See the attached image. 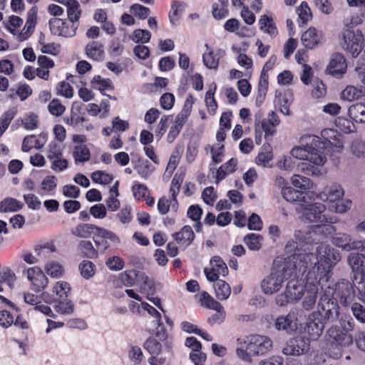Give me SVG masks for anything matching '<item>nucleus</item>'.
<instances>
[{
	"label": "nucleus",
	"instance_id": "f257e3e1",
	"mask_svg": "<svg viewBox=\"0 0 365 365\" xmlns=\"http://www.w3.org/2000/svg\"><path fill=\"white\" fill-rule=\"evenodd\" d=\"M294 237L299 243L304 244L300 248L297 246L294 253L290 257V263L299 274L307 272L308 283L324 284L328 282L331 278L333 269L341 259L340 252L329 244L322 243L313 252L309 239L302 231H296Z\"/></svg>",
	"mask_w": 365,
	"mask_h": 365
},
{
	"label": "nucleus",
	"instance_id": "f03ea898",
	"mask_svg": "<svg viewBox=\"0 0 365 365\" xmlns=\"http://www.w3.org/2000/svg\"><path fill=\"white\" fill-rule=\"evenodd\" d=\"M353 319L341 322V327L331 326L325 335L326 341L332 348L339 349L344 346H349L353 342V336L349 331L354 329Z\"/></svg>",
	"mask_w": 365,
	"mask_h": 365
},
{
	"label": "nucleus",
	"instance_id": "7ed1b4c3",
	"mask_svg": "<svg viewBox=\"0 0 365 365\" xmlns=\"http://www.w3.org/2000/svg\"><path fill=\"white\" fill-rule=\"evenodd\" d=\"M326 209V206L322 202L299 203L296 207L302 220L323 225L336 222L334 217L324 214Z\"/></svg>",
	"mask_w": 365,
	"mask_h": 365
},
{
	"label": "nucleus",
	"instance_id": "20e7f679",
	"mask_svg": "<svg viewBox=\"0 0 365 365\" xmlns=\"http://www.w3.org/2000/svg\"><path fill=\"white\" fill-rule=\"evenodd\" d=\"M347 262L354 274L353 282L358 291L359 298L365 303V255L351 252L347 257Z\"/></svg>",
	"mask_w": 365,
	"mask_h": 365
},
{
	"label": "nucleus",
	"instance_id": "39448f33",
	"mask_svg": "<svg viewBox=\"0 0 365 365\" xmlns=\"http://www.w3.org/2000/svg\"><path fill=\"white\" fill-rule=\"evenodd\" d=\"M334 291L331 288H327L325 293L322 292L317 305L319 317L327 322L335 321L339 317V305L333 298Z\"/></svg>",
	"mask_w": 365,
	"mask_h": 365
},
{
	"label": "nucleus",
	"instance_id": "423d86ee",
	"mask_svg": "<svg viewBox=\"0 0 365 365\" xmlns=\"http://www.w3.org/2000/svg\"><path fill=\"white\" fill-rule=\"evenodd\" d=\"M300 146H295L290 150V155L294 158L304 160L312 153L320 150V138L314 135H304L300 139Z\"/></svg>",
	"mask_w": 365,
	"mask_h": 365
},
{
	"label": "nucleus",
	"instance_id": "0eeeda50",
	"mask_svg": "<svg viewBox=\"0 0 365 365\" xmlns=\"http://www.w3.org/2000/svg\"><path fill=\"white\" fill-rule=\"evenodd\" d=\"M341 45L353 57H356L362 49L363 35L361 31L344 29Z\"/></svg>",
	"mask_w": 365,
	"mask_h": 365
},
{
	"label": "nucleus",
	"instance_id": "6e6552de",
	"mask_svg": "<svg viewBox=\"0 0 365 365\" xmlns=\"http://www.w3.org/2000/svg\"><path fill=\"white\" fill-rule=\"evenodd\" d=\"M331 288L333 291V298L336 302L343 306H346L349 303L354 296L353 287L351 284L346 280H341L336 284H333L330 279L328 282L322 284V292L325 293L327 288Z\"/></svg>",
	"mask_w": 365,
	"mask_h": 365
},
{
	"label": "nucleus",
	"instance_id": "1a4fd4ad",
	"mask_svg": "<svg viewBox=\"0 0 365 365\" xmlns=\"http://www.w3.org/2000/svg\"><path fill=\"white\" fill-rule=\"evenodd\" d=\"M288 269L283 267L282 269H272L270 274L265 277L261 282V289L265 294H274L279 292L282 287L286 274H288Z\"/></svg>",
	"mask_w": 365,
	"mask_h": 365
},
{
	"label": "nucleus",
	"instance_id": "9d476101",
	"mask_svg": "<svg viewBox=\"0 0 365 365\" xmlns=\"http://www.w3.org/2000/svg\"><path fill=\"white\" fill-rule=\"evenodd\" d=\"M327 161L324 152L321 150L297 165V170L307 175L319 176L322 175L321 168Z\"/></svg>",
	"mask_w": 365,
	"mask_h": 365
},
{
	"label": "nucleus",
	"instance_id": "9b49d317",
	"mask_svg": "<svg viewBox=\"0 0 365 365\" xmlns=\"http://www.w3.org/2000/svg\"><path fill=\"white\" fill-rule=\"evenodd\" d=\"M52 35L66 38L76 36L78 26L66 19L53 18L48 21Z\"/></svg>",
	"mask_w": 365,
	"mask_h": 365
},
{
	"label": "nucleus",
	"instance_id": "f8f14e48",
	"mask_svg": "<svg viewBox=\"0 0 365 365\" xmlns=\"http://www.w3.org/2000/svg\"><path fill=\"white\" fill-rule=\"evenodd\" d=\"M322 140L320 139V150L326 155L329 152H341L344 144L341 135L335 130L324 129L321 133Z\"/></svg>",
	"mask_w": 365,
	"mask_h": 365
},
{
	"label": "nucleus",
	"instance_id": "ddd939ff",
	"mask_svg": "<svg viewBox=\"0 0 365 365\" xmlns=\"http://www.w3.org/2000/svg\"><path fill=\"white\" fill-rule=\"evenodd\" d=\"M322 140L320 139V150L326 155L329 152H341L344 144L341 135L335 130L324 129L321 133Z\"/></svg>",
	"mask_w": 365,
	"mask_h": 365
},
{
	"label": "nucleus",
	"instance_id": "4468645a",
	"mask_svg": "<svg viewBox=\"0 0 365 365\" xmlns=\"http://www.w3.org/2000/svg\"><path fill=\"white\" fill-rule=\"evenodd\" d=\"M245 343L247 344V350L252 355L264 354L272 346V341L269 337L258 334L248 336Z\"/></svg>",
	"mask_w": 365,
	"mask_h": 365
},
{
	"label": "nucleus",
	"instance_id": "2eb2a0df",
	"mask_svg": "<svg viewBox=\"0 0 365 365\" xmlns=\"http://www.w3.org/2000/svg\"><path fill=\"white\" fill-rule=\"evenodd\" d=\"M319 312H312L307 319L305 331L312 340H317L320 337L327 323L319 317Z\"/></svg>",
	"mask_w": 365,
	"mask_h": 365
},
{
	"label": "nucleus",
	"instance_id": "dca6fc26",
	"mask_svg": "<svg viewBox=\"0 0 365 365\" xmlns=\"http://www.w3.org/2000/svg\"><path fill=\"white\" fill-rule=\"evenodd\" d=\"M309 349V340L303 336H296L290 339L285 347L283 349V353L285 355L300 356L307 353Z\"/></svg>",
	"mask_w": 365,
	"mask_h": 365
},
{
	"label": "nucleus",
	"instance_id": "f3484780",
	"mask_svg": "<svg viewBox=\"0 0 365 365\" xmlns=\"http://www.w3.org/2000/svg\"><path fill=\"white\" fill-rule=\"evenodd\" d=\"M304 281V298L303 299L302 305L304 309L309 311L314 307L317 299L319 287H320L321 289L322 290V284L318 282L316 284L308 283L307 274H306Z\"/></svg>",
	"mask_w": 365,
	"mask_h": 365
},
{
	"label": "nucleus",
	"instance_id": "a211bd4d",
	"mask_svg": "<svg viewBox=\"0 0 365 365\" xmlns=\"http://www.w3.org/2000/svg\"><path fill=\"white\" fill-rule=\"evenodd\" d=\"M26 275L31 284L32 289L35 292H41L48 284V279L43 271L38 267H31L27 269Z\"/></svg>",
	"mask_w": 365,
	"mask_h": 365
},
{
	"label": "nucleus",
	"instance_id": "6ab92c4d",
	"mask_svg": "<svg viewBox=\"0 0 365 365\" xmlns=\"http://www.w3.org/2000/svg\"><path fill=\"white\" fill-rule=\"evenodd\" d=\"M274 326L278 331H285L287 333L295 331L297 328V312L291 310L287 315L278 317Z\"/></svg>",
	"mask_w": 365,
	"mask_h": 365
},
{
	"label": "nucleus",
	"instance_id": "aec40b11",
	"mask_svg": "<svg viewBox=\"0 0 365 365\" xmlns=\"http://www.w3.org/2000/svg\"><path fill=\"white\" fill-rule=\"evenodd\" d=\"M347 68L344 57L340 53H334L327 67V71L336 78H341Z\"/></svg>",
	"mask_w": 365,
	"mask_h": 365
},
{
	"label": "nucleus",
	"instance_id": "412c9836",
	"mask_svg": "<svg viewBox=\"0 0 365 365\" xmlns=\"http://www.w3.org/2000/svg\"><path fill=\"white\" fill-rule=\"evenodd\" d=\"M344 195V190L341 185L332 183L326 186L324 190L319 193V197L322 201L335 202L340 200Z\"/></svg>",
	"mask_w": 365,
	"mask_h": 365
},
{
	"label": "nucleus",
	"instance_id": "4be33fe9",
	"mask_svg": "<svg viewBox=\"0 0 365 365\" xmlns=\"http://www.w3.org/2000/svg\"><path fill=\"white\" fill-rule=\"evenodd\" d=\"M292 289H297L296 284L294 282H288L284 293L278 294L275 298V302L278 306L285 307L289 303H294L299 301V292H297V294L292 293ZM299 290H301V288L298 287L297 291Z\"/></svg>",
	"mask_w": 365,
	"mask_h": 365
},
{
	"label": "nucleus",
	"instance_id": "5701e85b",
	"mask_svg": "<svg viewBox=\"0 0 365 365\" xmlns=\"http://www.w3.org/2000/svg\"><path fill=\"white\" fill-rule=\"evenodd\" d=\"M331 242L334 246L342 250L350 252L354 250L356 240L347 233L338 232L331 236Z\"/></svg>",
	"mask_w": 365,
	"mask_h": 365
},
{
	"label": "nucleus",
	"instance_id": "b1692460",
	"mask_svg": "<svg viewBox=\"0 0 365 365\" xmlns=\"http://www.w3.org/2000/svg\"><path fill=\"white\" fill-rule=\"evenodd\" d=\"M205 47L207 51L202 55L203 63L207 68L216 70L224 51L221 49L213 51L207 44H205Z\"/></svg>",
	"mask_w": 365,
	"mask_h": 365
},
{
	"label": "nucleus",
	"instance_id": "393cba45",
	"mask_svg": "<svg viewBox=\"0 0 365 365\" xmlns=\"http://www.w3.org/2000/svg\"><path fill=\"white\" fill-rule=\"evenodd\" d=\"M322 41V34L314 28H309L302 36L303 45L309 49H312Z\"/></svg>",
	"mask_w": 365,
	"mask_h": 365
},
{
	"label": "nucleus",
	"instance_id": "a878e982",
	"mask_svg": "<svg viewBox=\"0 0 365 365\" xmlns=\"http://www.w3.org/2000/svg\"><path fill=\"white\" fill-rule=\"evenodd\" d=\"M172 236L176 242L184 248L188 247L195 238L194 232L189 225H185L180 231L173 234Z\"/></svg>",
	"mask_w": 365,
	"mask_h": 365
},
{
	"label": "nucleus",
	"instance_id": "bb28decb",
	"mask_svg": "<svg viewBox=\"0 0 365 365\" xmlns=\"http://www.w3.org/2000/svg\"><path fill=\"white\" fill-rule=\"evenodd\" d=\"M36 19L37 10L35 8H32L28 13L26 24L19 36L20 41L25 40L31 34L36 24Z\"/></svg>",
	"mask_w": 365,
	"mask_h": 365
},
{
	"label": "nucleus",
	"instance_id": "cd10ccee",
	"mask_svg": "<svg viewBox=\"0 0 365 365\" xmlns=\"http://www.w3.org/2000/svg\"><path fill=\"white\" fill-rule=\"evenodd\" d=\"M86 53L88 58L94 61H101L103 58V45L98 41H92L86 46Z\"/></svg>",
	"mask_w": 365,
	"mask_h": 365
},
{
	"label": "nucleus",
	"instance_id": "c85d7f7f",
	"mask_svg": "<svg viewBox=\"0 0 365 365\" xmlns=\"http://www.w3.org/2000/svg\"><path fill=\"white\" fill-rule=\"evenodd\" d=\"M98 226L93 224H79L71 230L73 235L81 238L90 237L96 235Z\"/></svg>",
	"mask_w": 365,
	"mask_h": 365
},
{
	"label": "nucleus",
	"instance_id": "c756f323",
	"mask_svg": "<svg viewBox=\"0 0 365 365\" xmlns=\"http://www.w3.org/2000/svg\"><path fill=\"white\" fill-rule=\"evenodd\" d=\"M72 156L76 165L84 163L91 158V153L86 145H76L73 148Z\"/></svg>",
	"mask_w": 365,
	"mask_h": 365
},
{
	"label": "nucleus",
	"instance_id": "7c9ffc66",
	"mask_svg": "<svg viewBox=\"0 0 365 365\" xmlns=\"http://www.w3.org/2000/svg\"><path fill=\"white\" fill-rule=\"evenodd\" d=\"M23 207L24 204L21 201L13 197H6L0 202V212H14Z\"/></svg>",
	"mask_w": 365,
	"mask_h": 365
},
{
	"label": "nucleus",
	"instance_id": "2f4dec72",
	"mask_svg": "<svg viewBox=\"0 0 365 365\" xmlns=\"http://www.w3.org/2000/svg\"><path fill=\"white\" fill-rule=\"evenodd\" d=\"M259 29L271 37H274L277 35L278 31L274 24L272 18L267 15H262L259 20Z\"/></svg>",
	"mask_w": 365,
	"mask_h": 365
},
{
	"label": "nucleus",
	"instance_id": "473e14b6",
	"mask_svg": "<svg viewBox=\"0 0 365 365\" xmlns=\"http://www.w3.org/2000/svg\"><path fill=\"white\" fill-rule=\"evenodd\" d=\"M365 96V88H356L353 86H346L341 92V98L348 101L357 100Z\"/></svg>",
	"mask_w": 365,
	"mask_h": 365
},
{
	"label": "nucleus",
	"instance_id": "72a5a7b5",
	"mask_svg": "<svg viewBox=\"0 0 365 365\" xmlns=\"http://www.w3.org/2000/svg\"><path fill=\"white\" fill-rule=\"evenodd\" d=\"M349 117L356 123H365V103H357L349 108Z\"/></svg>",
	"mask_w": 365,
	"mask_h": 365
},
{
	"label": "nucleus",
	"instance_id": "f704fd0d",
	"mask_svg": "<svg viewBox=\"0 0 365 365\" xmlns=\"http://www.w3.org/2000/svg\"><path fill=\"white\" fill-rule=\"evenodd\" d=\"M140 291L141 293L146 294L147 296L153 295L155 292V284L153 279L146 276L142 272L139 281Z\"/></svg>",
	"mask_w": 365,
	"mask_h": 365
},
{
	"label": "nucleus",
	"instance_id": "c9c22d12",
	"mask_svg": "<svg viewBox=\"0 0 365 365\" xmlns=\"http://www.w3.org/2000/svg\"><path fill=\"white\" fill-rule=\"evenodd\" d=\"M289 264L290 266L292 265V267H291L289 271L290 272V275L293 276L294 277L292 279H290L288 282H294V284H296V287L301 288V290H299V291H297V289H292L291 291L292 293H294V294H297V292H299V300L304 295V292L305 290V284L304 285L303 282H302V279L299 280V278L302 277L304 273L299 274V271L295 269L294 264L290 263V260L289 261Z\"/></svg>",
	"mask_w": 365,
	"mask_h": 365
},
{
	"label": "nucleus",
	"instance_id": "e433bc0d",
	"mask_svg": "<svg viewBox=\"0 0 365 365\" xmlns=\"http://www.w3.org/2000/svg\"><path fill=\"white\" fill-rule=\"evenodd\" d=\"M214 289L215 291L216 297L220 300H225L230 296V287L224 280H217V282L214 283Z\"/></svg>",
	"mask_w": 365,
	"mask_h": 365
},
{
	"label": "nucleus",
	"instance_id": "4c0bfd02",
	"mask_svg": "<svg viewBox=\"0 0 365 365\" xmlns=\"http://www.w3.org/2000/svg\"><path fill=\"white\" fill-rule=\"evenodd\" d=\"M141 274L135 269L127 270L120 274V279L125 287H132L139 281Z\"/></svg>",
	"mask_w": 365,
	"mask_h": 365
},
{
	"label": "nucleus",
	"instance_id": "58836bf2",
	"mask_svg": "<svg viewBox=\"0 0 365 365\" xmlns=\"http://www.w3.org/2000/svg\"><path fill=\"white\" fill-rule=\"evenodd\" d=\"M17 113V108L12 107L2 114L0 118V136L6 130Z\"/></svg>",
	"mask_w": 365,
	"mask_h": 365
},
{
	"label": "nucleus",
	"instance_id": "ea45409f",
	"mask_svg": "<svg viewBox=\"0 0 365 365\" xmlns=\"http://www.w3.org/2000/svg\"><path fill=\"white\" fill-rule=\"evenodd\" d=\"M291 181L293 186L299 189L302 193L309 190L312 186V182L309 178L297 174L292 177Z\"/></svg>",
	"mask_w": 365,
	"mask_h": 365
},
{
	"label": "nucleus",
	"instance_id": "a19ab883",
	"mask_svg": "<svg viewBox=\"0 0 365 365\" xmlns=\"http://www.w3.org/2000/svg\"><path fill=\"white\" fill-rule=\"evenodd\" d=\"M78 251L83 257L87 258H96L98 257V252L94 248L91 241L82 240L78 245Z\"/></svg>",
	"mask_w": 365,
	"mask_h": 365
},
{
	"label": "nucleus",
	"instance_id": "79ce46f5",
	"mask_svg": "<svg viewBox=\"0 0 365 365\" xmlns=\"http://www.w3.org/2000/svg\"><path fill=\"white\" fill-rule=\"evenodd\" d=\"M91 83L93 88L100 91L102 93L106 90L113 89L111 80L109 78H103L100 76H94Z\"/></svg>",
	"mask_w": 365,
	"mask_h": 365
},
{
	"label": "nucleus",
	"instance_id": "37998d69",
	"mask_svg": "<svg viewBox=\"0 0 365 365\" xmlns=\"http://www.w3.org/2000/svg\"><path fill=\"white\" fill-rule=\"evenodd\" d=\"M68 18L66 19L74 23L78 27L79 26V19L82 14L80 4L77 1L73 4L66 8Z\"/></svg>",
	"mask_w": 365,
	"mask_h": 365
},
{
	"label": "nucleus",
	"instance_id": "c03bdc74",
	"mask_svg": "<svg viewBox=\"0 0 365 365\" xmlns=\"http://www.w3.org/2000/svg\"><path fill=\"white\" fill-rule=\"evenodd\" d=\"M262 237L259 234H248L244 237V242L250 250L258 251L262 247Z\"/></svg>",
	"mask_w": 365,
	"mask_h": 365
},
{
	"label": "nucleus",
	"instance_id": "a18cd8bd",
	"mask_svg": "<svg viewBox=\"0 0 365 365\" xmlns=\"http://www.w3.org/2000/svg\"><path fill=\"white\" fill-rule=\"evenodd\" d=\"M216 85L214 84L213 88H210L205 93V105L210 114L215 115L217 109V103L215 99V92Z\"/></svg>",
	"mask_w": 365,
	"mask_h": 365
},
{
	"label": "nucleus",
	"instance_id": "49530a36",
	"mask_svg": "<svg viewBox=\"0 0 365 365\" xmlns=\"http://www.w3.org/2000/svg\"><path fill=\"white\" fill-rule=\"evenodd\" d=\"M18 121H21L27 130H33L38 127V115L34 113H26L23 118L18 119Z\"/></svg>",
	"mask_w": 365,
	"mask_h": 365
},
{
	"label": "nucleus",
	"instance_id": "de8ad7c7",
	"mask_svg": "<svg viewBox=\"0 0 365 365\" xmlns=\"http://www.w3.org/2000/svg\"><path fill=\"white\" fill-rule=\"evenodd\" d=\"M96 237L107 241L109 240L113 244H118L120 242V239L115 233L101 227H97Z\"/></svg>",
	"mask_w": 365,
	"mask_h": 365
},
{
	"label": "nucleus",
	"instance_id": "09e8293b",
	"mask_svg": "<svg viewBox=\"0 0 365 365\" xmlns=\"http://www.w3.org/2000/svg\"><path fill=\"white\" fill-rule=\"evenodd\" d=\"M45 270L48 275L53 278H59L63 276L64 269L63 266L56 262H50L45 266Z\"/></svg>",
	"mask_w": 365,
	"mask_h": 365
},
{
	"label": "nucleus",
	"instance_id": "8fccbe9b",
	"mask_svg": "<svg viewBox=\"0 0 365 365\" xmlns=\"http://www.w3.org/2000/svg\"><path fill=\"white\" fill-rule=\"evenodd\" d=\"M56 312L63 315H71L74 312V304L70 299L61 300L54 307Z\"/></svg>",
	"mask_w": 365,
	"mask_h": 365
},
{
	"label": "nucleus",
	"instance_id": "3c124183",
	"mask_svg": "<svg viewBox=\"0 0 365 365\" xmlns=\"http://www.w3.org/2000/svg\"><path fill=\"white\" fill-rule=\"evenodd\" d=\"M81 276L86 279H89L96 272L95 264L88 260H83L78 266Z\"/></svg>",
	"mask_w": 365,
	"mask_h": 365
},
{
	"label": "nucleus",
	"instance_id": "603ef678",
	"mask_svg": "<svg viewBox=\"0 0 365 365\" xmlns=\"http://www.w3.org/2000/svg\"><path fill=\"white\" fill-rule=\"evenodd\" d=\"M184 173H176L171 182L170 192L171 193L173 202L177 204V195L179 192L180 185L184 180Z\"/></svg>",
	"mask_w": 365,
	"mask_h": 365
},
{
	"label": "nucleus",
	"instance_id": "864d4df0",
	"mask_svg": "<svg viewBox=\"0 0 365 365\" xmlns=\"http://www.w3.org/2000/svg\"><path fill=\"white\" fill-rule=\"evenodd\" d=\"M302 192L297 190L292 187L289 186L285 188L282 192V195L284 199L289 202H295L297 201H302L304 197L302 196Z\"/></svg>",
	"mask_w": 365,
	"mask_h": 365
},
{
	"label": "nucleus",
	"instance_id": "5fc2aeb1",
	"mask_svg": "<svg viewBox=\"0 0 365 365\" xmlns=\"http://www.w3.org/2000/svg\"><path fill=\"white\" fill-rule=\"evenodd\" d=\"M262 115L261 114H257L255 117V126H256V131L258 130L259 128H262V130L265 133V138L268 135H272L274 133V128L272 127V125L269 123L267 119H261Z\"/></svg>",
	"mask_w": 365,
	"mask_h": 365
},
{
	"label": "nucleus",
	"instance_id": "6e6d98bb",
	"mask_svg": "<svg viewBox=\"0 0 365 365\" xmlns=\"http://www.w3.org/2000/svg\"><path fill=\"white\" fill-rule=\"evenodd\" d=\"M33 148L41 150L43 148V144H40L39 140L34 135L26 136L22 143V151L27 153Z\"/></svg>",
	"mask_w": 365,
	"mask_h": 365
},
{
	"label": "nucleus",
	"instance_id": "4d7b16f0",
	"mask_svg": "<svg viewBox=\"0 0 365 365\" xmlns=\"http://www.w3.org/2000/svg\"><path fill=\"white\" fill-rule=\"evenodd\" d=\"M211 267L220 276H225L228 273V269L223 260L217 256L213 257L210 260Z\"/></svg>",
	"mask_w": 365,
	"mask_h": 365
},
{
	"label": "nucleus",
	"instance_id": "13d9d810",
	"mask_svg": "<svg viewBox=\"0 0 365 365\" xmlns=\"http://www.w3.org/2000/svg\"><path fill=\"white\" fill-rule=\"evenodd\" d=\"M144 348L151 354V356H155L160 354L162 346L155 338L150 337L144 343Z\"/></svg>",
	"mask_w": 365,
	"mask_h": 365
},
{
	"label": "nucleus",
	"instance_id": "bf43d9fd",
	"mask_svg": "<svg viewBox=\"0 0 365 365\" xmlns=\"http://www.w3.org/2000/svg\"><path fill=\"white\" fill-rule=\"evenodd\" d=\"M91 179L96 183L108 185L113 180V175L105 171L97 170L92 173Z\"/></svg>",
	"mask_w": 365,
	"mask_h": 365
},
{
	"label": "nucleus",
	"instance_id": "052dcab7",
	"mask_svg": "<svg viewBox=\"0 0 365 365\" xmlns=\"http://www.w3.org/2000/svg\"><path fill=\"white\" fill-rule=\"evenodd\" d=\"M151 38V34L148 30L136 29L133 31L130 38L135 43H145L149 42Z\"/></svg>",
	"mask_w": 365,
	"mask_h": 365
},
{
	"label": "nucleus",
	"instance_id": "680f3d73",
	"mask_svg": "<svg viewBox=\"0 0 365 365\" xmlns=\"http://www.w3.org/2000/svg\"><path fill=\"white\" fill-rule=\"evenodd\" d=\"M130 12L137 18L144 20L150 14V9L138 4H134L130 6Z\"/></svg>",
	"mask_w": 365,
	"mask_h": 365
},
{
	"label": "nucleus",
	"instance_id": "e2e57ef3",
	"mask_svg": "<svg viewBox=\"0 0 365 365\" xmlns=\"http://www.w3.org/2000/svg\"><path fill=\"white\" fill-rule=\"evenodd\" d=\"M200 302L201 305L213 309L215 308H220V303L215 300L208 293L204 292L200 295Z\"/></svg>",
	"mask_w": 365,
	"mask_h": 365
},
{
	"label": "nucleus",
	"instance_id": "0e129e2a",
	"mask_svg": "<svg viewBox=\"0 0 365 365\" xmlns=\"http://www.w3.org/2000/svg\"><path fill=\"white\" fill-rule=\"evenodd\" d=\"M297 13L302 24H306L312 18L311 9L306 2H302L297 9Z\"/></svg>",
	"mask_w": 365,
	"mask_h": 365
},
{
	"label": "nucleus",
	"instance_id": "69168bd1",
	"mask_svg": "<svg viewBox=\"0 0 365 365\" xmlns=\"http://www.w3.org/2000/svg\"><path fill=\"white\" fill-rule=\"evenodd\" d=\"M276 165L280 170H291L295 165V161L291 155H284L278 160Z\"/></svg>",
	"mask_w": 365,
	"mask_h": 365
},
{
	"label": "nucleus",
	"instance_id": "338daca9",
	"mask_svg": "<svg viewBox=\"0 0 365 365\" xmlns=\"http://www.w3.org/2000/svg\"><path fill=\"white\" fill-rule=\"evenodd\" d=\"M71 287L68 282L60 281L56 283L53 287V292L55 293L60 298L67 297L68 293L70 292Z\"/></svg>",
	"mask_w": 365,
	"mask_h": 365
},
{
	"label": "nucleus",
	"instance_id": "774afa93",
	"mask_svg": "<svg viewBox=\"0 0 365 365\" xmlns=\"http://www.w3.org/2000/svg\"><path fill=\"white\" fill-rule=\"evenodd\" d=\"M352 154L356 158H365V143L361 140H355L351 146Z\"/></svg>",
	"mask_w": 365,
	"mask_h": 365
}]
</instances>
